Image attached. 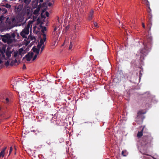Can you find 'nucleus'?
<instances>
[{
  "instance_id": "nucleus-51",
  "label": "nucleus",
  "mask_w": 159,
  "mask_h": 159,
  "mask_svg": "<svg viewBox=\"0 0 159 159\" xmlns=\"http://www.w3.org/2000/svg\"><path fill=\"white\" fill-rule=\"evenodd\" d=\"M150 11H151V10H150H150H149V11H148V12L149 13H150Z\"/></svg>"
},
{
  "instance_id": "nucleus-8",
  "label": "nucleus",
  "mask_w": 159,
  "mask_h": 159,
  "mask_svg": "<svg viewBox=\"0 0 159 159\" xmlns=\"http://www.w3.org/2000/svg\"><path fill=\"white\" fill-rule=\"evenodd\" d=\"M152 15L151 13H150L148 15V27L149 28V30H150L151 29V27L152 25Z\"/></svg>"
},
{
  "instance_id": "nucleus-47",
  "label": "nucleus",
  "mask_w": 159,
  "mask_h": 159,
  "mask_svg": "<svg viewBox=\"0 0 159 159\" xmlns=\"http://www.w3.org/2000/svg\"><path fill=\"white\" fill-rule=\"evenodd\" d=\"M51 3H48V5H49V6H51Z\"/></svg>"
},
{
  "instance_id": "nucleus-4",
  "label": "nucleus",
  "mask_w": 159,
  "mask_h": 159,
  "mask_svg": "<svg viewBox=\"0 0 159 159\" xmlns=\"http://www.w3.org/2000/svg\"><path fill=\"white\" fill-rule=\"evenodd\" d=\"M146 113L143 110L139 111L137 113V116L135 118V121L138 124H141L144 118V114Z\"/></svg>"
},
{
  "instance_id": "nucleus-9",
  "label": "nucleus",
  "mask_w": 159,
  "mask_h": 159,
  "mask_svg": "<svg viewBox=\"0 0 159 159\" xmlns=\"http://www.w3.org/2000/svg\"><path fill=\"white\" fill-rule=\"evenodd\" d=\"M15 20V19L13 18L11 20H10V19H9V17H7L6 19V21H7V23L8 24V25L10 26V29L12 28L13 27V26L12 25V22H13Z\"/></svg>"
},
{
  "instance_id": "nucleus-22",
  "label": "nucleus",
  "mask_w": 159,
  "mask_h": 159,
  "mask_svg": "<svg viewBox=\"0 0 159 159\" xmlns=\"http://www.w3.org/2000/svg\"><path fill=\"white\" fill-rule=\"evenodd\" d=\"M5 18H6V17H4L3 16L1 15L0 17V21H1L2 22L3 21H4L5 19Z\"/></svg>"
},
{
  "instance_id": "nucleus-33",
  "label": "nucleus",
  "mask_w": 159,
  "mask_h": 159,
  "mask_svg": "<svg viewBox=\"0 0 159 159\" xmlns=\"http://www.w3.org/2000/svg\"><path fill=\"white\" fill-rule=\"evenodd\" d=\"M10 63V62L7 61V62H6L5 63V65L6 66H7L9 65Z\"/></svg>"
},
{
  "instance_id": "nucleus-19",
  "label": "nucleus",
  "mask_w": 159,
  "mask_h": 159,
  "mask_svg": "<svg viewBox=\"0 0 159 159\" xmlns=\"http://www.w3.org/2000/svg\"><path fill=\"white\" fill-rule=\"evenodd\" d=\"M121 154L123 156H126L127 154L126 150H123Z\"/></svg>"
},
{
  "instance_id": "nucleus-24",
  "label": "nucleus",
  "mask_w": 159,
  "mask_h": 159,
  "mask_svg": "<svg viewBox=\"0 0 159 159\" xmlns=\"http://www.w3.org/2000/svg\"><path fill=\"white\" fill-rule=\"evenodd\" d=\"M24 2L26 4H29L31 1V0H24Z\"/></svg>"
},
{
  "instance_id": "nucleus-46",
  "label": "nucleus",
  "mask_w": 159,
  "mask_h": 159,
  "mask_svg": "<svg viewBox=\"0 0 159 159\" xmlns=\"http://www.w3.org/2000/svg\"><path fill=\"white\" fill-rule=\"evenodd\" d=\"M2 115V113L1 112V108H0V116Z\"/></svg>"
},
{
  "instance_id": "nucleus-27",
  "label": "nucleus",
  "mask_w": 159,
  "mask_h": 159,
  "mask_svg": "<svg viewBox=\"0 0 159 159\" xmlns=\"http://www.w3.org/2000/svg\"><path fill=\"white\" fill-rule=\"evenodd\" d=\"M43 36V39H42L44 41H45L46 39V35L45 34H42Z\"/></svg>"
},
{
  "instance_id": "nucleus-41",
  "label": "nucleus",
  "mask_w": 159,
  "mask_h": 159,
  "mask_svg": "<svg viewBox=\"0 0 159 159\" xmlns=\"http://www.w3.org/2000/svg\"><path fill=\"white\" fill-rule=\"evenodd\" d=\"M14 62L15 64L17 62V60L16 59H15L14 61Z\"/></svg>"
},
{
  "instance_id": "nucleus-32",
  "label": "nucleus",
  "mask_w": 159,
  "mask_h": 159,
  "mask_svg": "<svg viewBox=\"0 0 159 159\" xmlns=\"http://www.w3.org/2000/svg\"><path fill=\"white\" fill-rule=\"evenodd\" d=\"M42 45H41V44H38V45H37V48H38V49H39V50H40V49L41 47V46Z\"/></svg>"
},
{
  "instance_id": "nucleus-2",
  "label": "nucleus",
  "mask_w": 159,
  "mask_h": 159,
  "mask_svg": "<svg viewBox=\"0 0 159 159\" xmlns=\"http://www.w3.org/2000/svg\"><path fill=\"white\" fill-rule=\"evenodd\" d=\"M152 38L150 36L147 37V39L144 41L143 45L144 48L142 49L140 52L145 56H146L150 51L152 47Z\"/></svg>"
},
{
  "instance_id": "nucleus-48",
  "label": "nucleus",
  "mask_w": 159,
  "mask_h": 159,
  "mask_svg": "<svg viewBox=\"0 0 159 159\" xmlns=\"http://www.w3.org/2000/svg\"><path fill=\"white\" fill-rule=\"evenodd\" d=\"M43 1V0H40V2H42Z\"/></svg>"
},
{
  "instance_id": "nucleus-26",
  "label": "nucleus",
  "mask_w": 159,
  "mask_h": 159,
  "mask_svg": "<svg viewBox=\"0 0 159 159\" xmlns=\"http://www.w3.org/2000/svg\"><path fill=\"white\" fill-rule=\"evenodd\" d=\"M18 54V52H13V57H16Z\"/></svg>"
},
{
  "instance_id": "nucleus-1",
  "label": "nucleus",
  "mask_w": 159,
  "mask_h": 159,
  "mask_svg": "<svg viewBox=\"0 0 159 159\" xmlns=\"http://www.w3.org/2000/svg\"><path fill=\"white\" fill-rule=\"evenodd\" d=\"M17 35V38L19 39L20 36L18 33L14 32L7 33L2 36V40L5 43L10 44L15 41V37Z\"/></svg>"
},
{
  "instance_id": "nucleus-50",
  "label": "nucleus",
  "mask_w": 159,
  "mask_h": 159,
  "mask_svg": "<svg viewBox=\"0 0 159 159\" xmlns=\"http://www.w3.org/2000/svg\"><path fill=\"white\" fill-rule=\"evenodd\" d=\"M150 11H151V10H150H150H149V11H148V12L149 13H150Z\"/></svg>"
},
{
  "instance_id": "nucleus-21",
  "label": "nucleus",
  "mask_w": 159,
  "mask_h": 159,
  "mask_svg": "<svg viewBox=\"0 0 159 159\" xmlns=\"http://www.w3.org/2000/svg\"><path fill=\"white\" fill-rule=\"evenodd\" d=\"M2 5L7 8H10L11 7V5L8 3H7L5 5Z\"/></svg>"
},
{
  "instance_id": "nucleus-34",
  "label": "nucleus",
  "mask_w": 159,
  "mask_h": 159,
  "mask_svg": "<svg viewBox=\"0 0 159 159\" xmlns=\"http://www.w3.org/2000/svg\"><path fill=\"white\" fill-rule=\"evenodd\" d=\"M44 48H45V46L44 45L43 46L41 47V51H40V53H42V52L43 51V50L44 49Z\"/></svg>"
},
{
  "instance_id": "nucleus-36",
  "label": "nucleus",
  "mask_w": 159,
  "mask_h": 159,
  "mask_svg": "<svg viewBox=\"0 0 159 159\" xmlns=\"http://www.w3.org/2000/svg\"><path fill=\"white\" fill-rule=\"evenodd\" d=\"M37 54H35L34 57L33 58V61H34V60H35L36 58H37Z\"/></svg>"
},
{
  "instance_id": "nucleus-28",
  "label": "nucleus",
  "mask_w": 159,
  "mask_h": 159,
  "mask_svg": "<svg viewBox=\"0 0 159 159\" xmlns=\"http://www.w3.org/2000/svg\"><path fill=\"white\" fill-rule=\"evenodd\" d=\"M72 46H73V44H72V42H70V46H69V50L71 49L72 48Z\"/></svg>"
},
{
  "instance_id": "nucleus-37",
  "label": "nucleus",
  "mask_w": 159,
  "mask_h": 159,
  "mask_svg": "<svg viewBox=\"0 0 159 159\" xmlns=\"http://www.w3.org/2000/svg\"><path fill=\"white\" fill-rule=\"evenodd\" d=\"M46 13V16H47V17H48L49 16V13L47 12V11H46L45 13Z\"/></svg>"
},
{
  "instance_id": "nucleus-53",
  "label": "nucleus",
  "mask_w": 159,
  "mask_h": 159,
  "mask_svg": "<svg viewBox=\"0 0 159 159\" xmlns=\"http://www.w3.org/2000/svg\"><path fill=\"white\" fill-rule=\"evenodd\" d=\"M146 155H147V156H149L148 154H146Z\"/></svg>"
},
{
  "instance_id": "nucleus-14",
  "label": "nucleus",
  "mask_w": 159,
  "mask_h": 159,
  "mask_svg": "<svg viewBox=\"0 0 159 159\" xmlns=\"http://www.w3.org/2000/svg\"><path fill=\"white\" fill-rule=\"evenodd\" d=\"M30 8L29 7L26 8L25 10V12L27 14L29 15L30 14Z\"/></svg>"
},
{
  "instance_id": "nucleus-7",
  "label": "nucleus",
  "mask_w": 159,
  "mask_h": 159,
  "mask_svg": "<svg viewBox=\"0 0 159 159\" xmlns=\"http://www.w3.org/2000/svg\"><path fill=\"white\" fill-rule=\"evenodd\" d=\"M26 30L24 29L20 33V35L24 38L26 39L27 36L26 35L29 34V32H26Z\"/></svg>"
},
{
  "instance_id": "nucleus-17",
  "label": "nucleus",
  "mask_w": 159,
  "mask_h": 159,
  "mask_svg": "<svg viewBox=\"0 0 159 159\" xmlns=\"http://www.w3.org/2000/svg\"><path fill=\"white\" fill-rule=\"evenodd\" d=\"M30 26V24L29 23L27 25L26 27L24 29L26 30V32H27V33L29 32V29Z\"/></svg>"
},
{
  "instance_id": "nucleus-52",
  "label": "nucleus",
  "mask_w": 159,
  "mask_h": 159,
  "mask_svg": "<svg viewBox=\"0 0 159 159\" xmlns=\"http://www.w3.org/2000/svg\"><path fill=\"white\" fill-rule=\"evenodd\" d=\"M2 9L0 7V11H1Z\"/></svg>"
},
{
  "instance_id": "nucleus-42",
  "label": "nucleus",
  "mask_w": 159,
  "mask_h": 159,
  "mask_svg": "<svg viewBox=\"0 0 159 159\" xmlns=\"http://www.w3.org/2000/svg\"><path fill=\"white\" fill-rule=\"evenodd\" d=\"M43 24V22H40V27H41V26H42V25Z\"/></svg>"
},
{
  "instance_id": "nucleus-39",
  "label": "nucleus",
  "mask_w": 159,
  "mask_h": 159,
  "mask_svg": "<svg viewBox=\"0 0 159 159\" xmlns=\"http://www.w3.org/2000/svg\"><path fill=\"white\" fill-rule=\"evenodd\" d=\"M142 26L143 28H145V27L144 25V24L143 23H142Z\"/></svg>"
},
{
  "instance_id": "nucleus-35",
  "label": "nucleus",
  "mask_w": 159,
  "mask_h": 159,
  "mask_svg": "<svg viewBox=\"0 0 159 159\" xmlns=\"http://www.w3.org/2000/svg\"><path fill=\"white\" fill-rule=\"evenodd\" d=\"M12 150H13V148L12 147H11L10 148L9 155H10V154L11 153V152H12Z\"/></svg>"
},
{
  "instance_id": "nucleus-11",
  "label": "nucleus",
  "mask_w": 159,
  "mask_h": 159,
  "mask_svg": "<svg viewBox=\"0 0 159 159\" xmlns=\"http://www.w3.org/2000/svg\"><path fill=\"white\" fill-rule=\"evenodd\" d=\"M93 13L94 11L93 10H91L88 17V19L90 21L92 19Z\"/></svg>"
},
{
  "instance_id": "nucleus-31",
  "label": "nucleus",
  "mask_w": 159,
  "mask_h": 159,
  "mask_svg": "<svg viewBox=\"0 0 159 159\" xmlns=\"http://www.w3.org/2000/svg\"><path fill=\"white\" fill-rule=\"evenodd\" d=\"M15 64L14 62V61L13 60H12L11 63H10V66H13Z\"/></svg>"
},
{
  "instance_id": "nucleus-40",
  "label": "nucleus",
  "mask_w": 159,
  "mask_h": 159,
  "mask_svg": "<svg viewBox=\"0 0 159 159\" xmlns=\"http://www.w3.org/2000/svg\"><path fill=\"white\" fill-rule=\"evenodd\" d=\"M26 68V67L25 65V64H24L23 66V69H25Z\"/></svg>"
},
{
  "instance_id": "nucleus-54",
  "label": "nucleus",
  "mask_w": 159,
  "mask_h": 159,
  "mask_svg": "<svg viewBox=\"0 0 159 159\" xmlns=\"http://www.w3.org/2000/svg\"><path fill=\"white\" fill-rule=\"evenodd\" d=\"M5 0V1H6V2H7V0Z\"/></svg>"
},
{
  "instance_id": "nucleus-38",
  "label": "nucleus",
  "mask_w": 159,
  "mask_h": 159,
  "mask_svg": "<svg viewBox=\"0 0 159 159\" xmlns=\"http://www.w3.org/2000/svg\"><path fill=\"white\" fill-rule=\"evenodd\" d=\"M7 147H5L2 150V151L4 152H5L6 149H7Z\"/></svg>"
},
{
  "instance_id": "nucleus-6",
  "label": "nucleus",
  "mask_w": 159,
  "mask_h": 159,
  "mask_svg": "<svg viewBox=\"0 0 159 159\" xmlns=\"http://www.w3.org/2000/svg\"><path fill=\"white\" fill-rule=\"evenodd\" d=\"M34 55V53L32 52H29L27 54L25 55L23 57V59L26 58V60L28 61H30L31 58L33 57Z\"/></svg>"
},
{
  "instance_id": "nucleus-25",
  "label": "nucleus",
  "mask_w": 159,
  "mask_h": 159,
  "mask_svg": "<svg viewBox=\"0 0 159 159\" xmlns=\"http://www.w3.org/2000/svg\"><path fill=\"white\" fill-rule=\"evenodd\" d=\"M5 152L2 151L0 153V157H4V156Z\"/></svg>"
},
{
  "instance_id": "nucleus-18",
  "label": "nucleus",
  "mask_w": 159,
  "mask_h": 159,
  "mask_svg": "<svg viewBox=\"0 0 159 159\" xmlns=\"http://www.w3.org/2000/svg\"><path fill=\"white\" fill-rule=\"evenodd\" d=\"M39 10L40 9L39 8H37V9L34 10L33 14L34 15H37L39 13Z\"/></svg>"
},
{
  "instance_id": "nucleus-20",
  "label": "nucleus",
  "mask_w": 159,
  "mask_h": 159,
  "mask_svg": "<svg viewBox=\"0 0 159 159\" xmlns=\"http://www.w3.org/2000/svg\"><path fill=\"white\" fill-rule=\"evenodd\" d=\"M42 30L41 31L42 33V34H45L44 31L46 30V28L45 26H41Z\"/></svg>"
},
{
  "instance_id": "nucleus-29",
  "label": "nucleus",
  "mask_w": 159,
  "mask_h": 159,
  "mask_svg": "<svg viewBox=\"0 0 159 159\" xmlns=\"http://www.w3.org/2000/svg\"><path fill=\"white\" fill-rule=\"evenodd\" d=\"M93 24L94 27H98V24L97 23H96L95 22H93Z\"/></svg>"
},
{
  "instance_id": "nucleus-45",
  "label": "nucleus",
  "mask_w": 159,
  "mask_h": 159,
  "mask_svg": "<svg viewBox=\"0 0 159 159\" xmlns=\"http://www.w3.org/2000/svg\"><path fill=\"white\" fill-rule=\"evenodd\" d=\"M57 28H56V27H55V28L54 29V31H56V30H57Z\"/></svg>"
},
{
  "instance_id": "nucleus-12",
  "label": "nucleus",
  "mask_w": 159,
  "mask_h": 159,
  "mask_svg": "<svg viewBox=\"0 0 159 159\" xmlns=\"http://www.w3.org/2000/svg\"><path fill=\"white\" fill-rule=\"evenodd\" d=\"M144 127L141 130V131L139 132L137 134V136L139 138L141 137L142 135H143V129H144Z\"/></svg>"
},
{
  "instance_id": "nucleus-23",
  "label": "nucleus",
  "mask_w": 159,
  "mask_h": 159,
  "mask_svg": "<svg viewBox=\"0 0 159 159\" xmlns=\"http://www.w3.org/2000/svg\"><path fill=\"white\" fill-rule=\"evenodd\" d=\"M1 11H2L3 14H5L7 12V10L5 8H2Z\"/></svg>"
},
{
  "instance_id": "nucleus-49",
  "label": "nucleus",
  "mask_w": 159,
  "mask_h": 159,
  "mask_svg": "<svg viewBox=\"0 0 159 159\" xmlns=\"http://www.w3.org/2000/svg\"><path fill=\"white\" fill-rule=\"evenodd\" d=\"M152 157L153 159H157L156 158L154 157Z\"/></svg>"
},
{
  "instance_id": "nucleus-16",
  "label": "nucleus",
  "mask_w": 159,
  "mask_h": 159,
  "mask_svg": "<svg viewBox=\"0 0 159 159\" xmlns=\"http://www.w3.org/2000/svg\"><path fill=\"white\" fill-rule=\"evenodd\" d=\"M0 58L2 60L3 59H7V58H5V56L4 53L2 52L0 54Z\"/></svg>"
},
{
  "instance_id": "nucleus-44",
  "label": "nucleus",
  "mask_w": 159,
  "mask_h": 159,
  "mask_svg": "<svg viewBox=\"0 0 159 159\" xmlns=\"http://www.w3.org/2000/svg\"><path fill=\"white\" fill-rule=\"evenodd\" d=\"M2 59L0 58V64H1L2 62Z\"/></svg>"
},
{
  "instance_id": "nucleus-3",
  "label": "nucleus",
  "mask_w": 159,
  "mask_h": 159,
  "mask_svg": "<svg viewBox=\"0 0 159 159\" xmlns=\"http://www.w3.org/2000/svg\"><path fill=\"white\" fill-rule=\"evenodd\" d=\"M152 140V137L150 133H148L145 134L144 133L142 139L141 143L143 145L149 146L151 145Z\"/></svg>"
},
{
  "instance_id": "nucleus-15",
  "label": "nucleus",
  "mask_w": 159,
  "mask_h": 159,
  "mask_svg": "<svg viewBox=\"0 0 159 159\" xmlns=\"http://www.w3.org/2000/svg\"><path fill=\"white\" fill-rule=\"evenodd\" d=\"M23 48H21L19 49L18 53L19 55H21L22 56L24 55V53H22L23 52Z\"/></svg>"
},
{
  "instance_id": "nucleus-10",
  "label": "nucleus",
  "mask_w": 159,
  "mask_h": 159,
  "mask_svg": "<svg viewBox=\"0 0 159 159\" xmlns=\"http://www.w3.org/2000/svg\"><path fill=\"white\" fill-rule=\"evenodd\" d=\"M12 53V51H10V48H7L6 51V55L7 59L9 58L11 56V54Z\"/></svg>"
},
{
  "instance_id": "nucleus-43",
  "label": "nucleus",
  "mask_w": 159,
  "mask_h": 159,
  "mask_svg": "<svg viewBox=\"0 0 159 159\" xmlns=\"http://www.w3.org/2000/svg\"><path fill=\"white\" fill-rule=\"evenodd\" d=\"M69 29V26L68 25L66 27V30H68Z\"/></svg>"
},
{
  "instance_id": "nucleus-13",
  "label": "nucleus",
  "mask_w": 159,
  "mask_h": 159,
  "mask_svg": "<svg viewBox=\"0 0 159 159\" xmlns=\"http://www.w3.org/2000/svg\"><path fill=\"white\" fill-rule=\"evenodd\" d=\"M32 50L33 51V52H36V54L38 55L39 52V49H38L37 48H35V47H34L33 48Z\"/></svg>"
},
{
  "instance_id": "nucleus-5",
  "label": "nucleus",
  "mask_w": 159,
  "mask_h": 159,
  "mask_svg": "<svg viewBox=\"0 0 159 159\" xmlns=\"http://www.w3.org/2000/svg\"><path fill=\"white\" fill-rule=\"evenodd\" d=\"M2 102L5 104L8 105L11 102V99L10 97L6 96L4 97Z\"/></svg>"
},
{
  "instance_id": "nucleus-30",
  "label": "nucleus",
  "mask_w": 159,
  "mask_h": 159,
  "mask_svg": "<svg viewBox=\"0 0 159 159\" xmlns=\"http://www.w3.org/2000/svg\"><path fill=\"white\" fill-rule=\"evenodd\" d=\"M44 42L45 41H43L42 39H41L40 41V44L42 45L43 44Z\"/></svg>"
}]
</instances>
